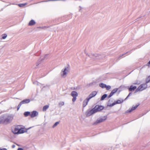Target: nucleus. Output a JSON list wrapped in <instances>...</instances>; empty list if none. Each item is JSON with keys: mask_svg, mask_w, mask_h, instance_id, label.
<instances>
[{"mask_svg": "<svg viewBox=\"0 0 150 150\" xmlns=\"http://www.w3.org/2000/svg\"><path fill=\"white\" fill-rule=\"evenodd\" d=\"M69 71V69L68 68H65L63 69L60 73V75L61 77L64 78L66 77Z\"/></svg>", "mask_w": 150, "mask_h": 150, "instance_id": "obj_1", "label": "nucleus"}, {"mask_svg": "<svg viewBox=\"0 0 150 150\" xmlns=\"http://www.w3.org/2000/svg\"><path fill=\"white\" fill-rule=\"evenodd\" d=\"M148 83L146 82V83L140 85L137 89L136 91H141L146 89L147 87V84Z\"/></svg>", "mask_w": 150, "mask_h": 150, "instance_id": "obj_2", "label": "nucleus"}, {"mask_svg": "<svg viewBox=\"0 0 150 150\" xmlns=\"http://www.w3.org/2000/svg\"><path fill=\"white\" fill-rule=\"evenodd\" d=\"M5 122L6 123H10L13 119V116L12 115H5Z\"/></svg>", "mask_w": 150, "mask_h": 150, "instance_id": "obj_3", "label": "nucleus"}, {"mask_svg": "<svg viewBox=\"0 0 150 150\" xmlns=\"http://www.w3.org/2000/svg\"><path fill=\"white\" fill-rule=\"evenodd\" d=\"M103 107L102 106L97 105H96L93 109L95 113H96L100 111L101 110H103Z\"/></svg>", "mask_w": 150, "mask_h": 150, "instance_id": "obj_4", "label": "nucleus"}, {"mask_svg": "<svg viewBox=\"0 0 150 150\" xmlns=\"http://www.w3.org/2000/svg\"><path fill=\"white\" fill-rule=\"evenodd\" d=\"M107 116H104L98 118L96 121V123H99L105 121L107 118Z\"/></svg>", "mask_w": 150, "mask_h": 150, "instance_id": "obj_5", "label": "nucleus"}, {"mask_svg": "<svg viewBox=\"0 0 150 150\" xmlns=\"http://www.w3.org/2000/svg\"><path fill=\"white\" fill-rule=\"evenodd\" d=\"M78 93L75 91H73L71 93V95L73 97L72 101L74 102L76 99V97L78 96Z\"/></svg>", "mask_w": 150, "mask_h": 150, "instance_id": "obj_6", "label": "nucleus"}, {"mask_svg": "<svg viewBox=\"0 0 150 150\" xmlns=\"http://www.w3.org/2000/svg\"><path fill=\"white\" fill-rule=\"evenodd\" d=\"M94 113L95 112L93 108L91 110H87L86 112V115L87 116H89Z\"/></svg>", "mask_w": 150, "mask_h": 150, "instance_id": "obj_7", "label": "nucleus"}, {"mask_svg": "<svg viewBox=\"0 0 150 150\" xmlns=\"http://www.w3.org/2000/svg\"><path fill=\"white\" fill-rule=\"evenodd\" d=\"M19 126H18L15 127L13 129H12V132L15 134H18Z\"/></svg>", "mask_w": 150, "mask_h": 150, "instance_id": "obj_8", "label": "nucleus"}, {"mask_svg": "<svg viewBox=\"0 0 150 150\" xmlns=\"http://www.w3.org/2000/svg\"><path fill=\"white\" fill-rule=\"evenodd\" d=\"M139 105V104H137L135 106H133L131 108H129L128 110L126 112H130L132 111L135 110L137 107Z\"/></svg>", "mask_w": 150, "mask_h": 150, "instance_id": "obj_9", "label": "nucleus"}, {"mask_svg": "<svg viewBox=\"0 0 150 150\" xmlns=\"http://www.w3.org/2000/svg\"><path fill=\"white\" fill-rule=\"evenodd\" d=\"M27 132L26 130L23 128H21L20 126H19L18 134L23 133Z\"/></svg>", "mask_w": 150, "mask_h": 150, "instance_id": "obj_10", "label": "nucleus"}, {"mask_svg": "<svg viewBox=\"0 0 150 150\" xmlns=\"http://www.w3.org/2000/svg\"><path fill=\"white\" fill-rule=\"evenodd\" d=\"M97 92L96 91H93L88 97V98L90 99L91 98L95 96L97 93Z\"/></svg>", "mask_w": 150, "mask_h": 150, "instance_id": "obj_11", "label": "nucleus"}, {"mask_svg": "<svg viewBox=\"0 0 150 150\" xmlns=\"http://www.w3.org/2000/svg\"><path fill=\"white\" fill-rule=\"evenodd\" d=\"M5 118V115L1 116L0 117V123H6Z\"/></svg>", "mask_w": 150, "mask_h": 150, "instance_id": "obj_12", "label": "nucleus"}, {"mask_svg": "<svg viewBox=\"0 0 150 150\" xmlns=\"http://www.w3.org/2000/svg\"><path fill=\"white\" fill-rule=\"evenodd\" d=\"M90 99L88 97L85 100H84L83 102V107H85L88 104V102Z\"/></svg>", "mask_w": 150, "mask_h": 150, "instance_id": "obj_13", "label": "nucleus"}, {"mask_svg": "<svg viewBox=\"0 0 150 150\" xmlns=\"http://www.w3.org/2000/svg\"><path fill=\"white\" fill-rule=\"evenodd\" d=\"M117 90L118 89L116 88L113 89L112 91L109 95L108 96V98H110L111 97L115 92H117Z\"/></svg>", "mask_w": 150, "mask_h": 150, "instance_id": "obj_14", "label": "nucleus"}, {"mask_svg": "<svg viewBox=\"0 0 150 150\" xmlns=\"http://www.w3.org/2000/svg\"><path fill=\"white\" fill-rule=\"evenodd\" d=\"M38 115V112H37L35 111H34L32 112L31 114L30 115V116L31 117H33L37 116Z\"/></svg>", "mask_w": 150, "mask_h": 150, "instance_id": "obj_15", "label": "nucleus"}, {"mask_svg": "<svg viewBox=\"0 0 150 150\" xmlns=\"http://www.w3.org/2000/svg\"><path fill=\"white\" fill-rule=\"evenodd\" d=\"M30 102V100L29 99H25L23 101H22L21 102L22 104H25V103H29Z\"/></svg>", "mask_w": 150, "mask_h": 150, "instance_id": "obj_16", "label": "nucleus"}, {"mask_svg": "<svg viewBox=\"0 0 150 150\" xmlns=\"http://www.w3.org/2000/svg\"><path fill=\"white\" fill-rule=\"evenodd\" d=\"M35 22L34 20H31L29 22L28 25L30 26L33 25L35 24Z\"/></svg>", "mask_w": 150, "mask_h": 150, "instance_id": "obj_17", "label": "nucleus"}, {"mask_svg": "<svg viewBox=\"0 0 150 150\" xmlns=\"http://www.w3.org/2000/svg\"><path fill=\"white\" fill-rule=\"evenodd\" d=\"M123 100H117L115 102V103H114L112 104V105H115V104H119V103H121L123 102Z\"/></svg>", "mask_w": 150, "mask_h": 150, "instance_id": "obj_18", "label": "nucleus"}, {"mask_svg": "<svg viewBox=\"0 0 150 150\" xmlns=\"http://www.w3.org/2000/svg\"><path fill=\"white\" fill-rule=\"evenodd\" d=\"M136 88L137 87L136 86H131L130 88H129V90L130 91H131L132 90H134L136 89Z\"/></svg>", "mask_w": 150, "mask_h": 150, "instance_id": "obj_19", "label": "nucleus"}, {"mask_svg": "<svg viewBox=\"0 0 150 150\" xmlns=\"http://www.w3.org/2000/svg\"><path fill=\"white\" fill-rule=\"evenodd\" d=\"M27 4V3H25L24 4H18V5L20 7H23Z\"/></svg>", "mask_w": 150, "mask_h": 150, "instance_id": "obj_20", "label": "nucleus"}, {"mask_svg": "<svg viewBox=\"0 0 150 150\" xmlns=\"http://www.w3.org/2000/svg\"><path fill=\"white\" fill-rule=\"evenodd\" d=\"M49 106L48 105H46L43 108V111H45L49 108Z\"/></svg>", "mask_w": 150, "mask_h": 150, "instance_id": "obj_21", "label": "nucleus"}, {"mask_svg": "<svg viewBox=\"0 0 150 150\" xmlns=\"http://www.w3.org/2000/svg\"><path fill=\"white\" fill-rule=\"evenodd\" d=\"M106 85L103 83H101L99 84V86L100 87L103 88H105L106 86Z\"/></svg>", "mask_w": 150, "mask_h": 150, "instance_id": "obj_22", "label": "nucleus"}, {"mask_svg": "<svg viewBox=\"0 0 150 150\" xmlns=\"http://www.w3.org/2000/svg\"><path fill=\"white\" fill-rule=\"evenodd\" d=\"M146 83H150V76H148L146 79ZM149 87H150V85L149 86Z\"/></svg>", "mask_w": 150, "mask_h": 150, "instance_id": "obj_23", "label": "nucleus"}, {"mask_svg": "<svg viewBox=\"0 0 150 150\" xmlns=\"http://www.w3.org/2000/svg\"><path fill=\"white\" fill-rule=\"evenodd\" d=\"M107 96V95L106 94H105L103 95L101 97V100H103L105 98H106Z\"/></svg>", "mask_w": 150, "mask_h": 150, "instance_id": "obj_24", "label": "nucleus"}, {"mask_svg": "<svg viewBox=\"0 0 150 150\" xmlns=\"http://www.w3.org/2000/svg\"><path fill=\"white\" fill-rule=\"evenodd\" d=\"M59 123V122H56L52 126V127L53 128L55 127L58 125Z\"/></svg>", "mask_w": 150, "mask_h": 150, "instance_id": "obj_25", "label": "nucleus"}, {"mask_svg": "<svg viewBox=\"0 0 150 150\" xmlns=\"http://www.w3.org/2000/svg\"><path fill=\"white\" fill-rule=\"evenodd\" d=\"M30 114V112H24V115L25 116H27Z\"/></svg>", "mask_w": 150, "mask_h": 150, "instance_id": "obj_26", "label": "nucleus"}, {"mask_svg": "<svg viewBox=\"0 0 150 150\" xmlns=\"http://www.w3.org/2000/svg\"><path fill=\"white\" fill-rule=\"evenodd\" d=\"M2 38L3 39H5L6 38L7 35L6 34H4L2 35Z\"/></svg>", "mask_w": 150, "mask_h": 150, "instance_id": "obj_27", "label": "nucleus"}, {"mask_svg": "<svg viewBox=\"0 0 150 150\" xmlns=\"http://www.w3.org/2000/svg\"><path fill=\"white\" fill-rule=\"evenodd\" d=\"M111 86H107L106 85V86L105 87V88H106V89L107 90H109L111 88Z\"/></svg>", "mask_w": 150, "mask_h": 150, "instance_id": "obj_28", "label": "nucleus"}, {"mask_svg": "<svg viewBox=\"0 0 150 150\" xmlns=\"http://www.w3.org/2000/svg\"><path fill=\"white\" fill-rule=\"evenodd\" d=\"M22 104L21 103V102L19 104V105H18V107H17V110H18L20 108V107H21V105Z\"/></svg>", "mask_w": 150, "mask_h": 150, "instance_id": "obj_29", "label": "nucleus"}, {"mask_svg": "<svg viewBox=\"0 0 150 150\" xmlns=\"http://www.w3.org/2000/svg\"><path fill=\"white\" fill-rule=\"evenodd\" d=\"M47 55H48L47 54H46V55H45V56H44V57H42L41 58V60H43L45 59V58H46V57H47Z\"/></svg>", "mask_w": 150, "mask_h": 150, "instance_id": "obj_30", "label": "nucleus"}, {"mask_svg": "<svg viewBox=\"0 0 150 150\" xmlns=\"http://www.w3.org/2000/svg\"><path fill=\"white\" fill-rule=\"evenodd\" d=\"M64 102H61L59 103V105L60 106H62V105H64Z\"/></svg>", "mask_w": 150, "mask_h": 150, "instance_id": "obj_31", "label": "nucleus"}, {"mask_svg": "<svg viewBox=\"0 0 150 150\" xmlns=\"http://www.w3.org/2000/svg\"><path fill=\"white\" fill-rule=\"evenodd\" d=\"M17 150H24L23 149L21 148H19Z\"/></svg>", "mask_w": 150, "mask_h": 150, "instance_id": "obj_32", "label": "nucleus"}, {"mask_svg": "<svg viewBox=\"0 0 150 150\" xmlns=\"http://www.w3.org/2000/svg\"><path fill=\"white\" fill-rule=\"evenodd\" d=\"M0 150H7V149L6 148L1 149L0 148Z\"/></svg>", "mask_w": 150, "mask_h": 150, "instance_id": "obj_33", "label": "nucleus"}, {"mask_svg": "<svg viewBox=\"0 0 150 150\" xmlns=\"http://www.w3.org/2000/svg\"><path fill=\"white\" fill-rule=\"evenodd\" d=\"M15 145H12V148H15Z\"/></svg>", "mask_w": 150, "mask_h": 150, "instance_id": "obj_34", "label": "nucleus"}, {"mask_svg": "<svg viewBox=\"0 0 150 150\" xmlns=\"http://www.w3.org/2000/svg\"><path fill=\"white\" fill-rule=\"evenodd\" d=\"M39 62H38V63H36V65L37 66H38V65L40 63H38Z\"/></svg>", "mask_w": 150, "mask_h": 150, "instance_id": "obj_35", "label": "nucleus"}, {"mask_svg": "<svg viewBox=\"0 0 150 150\" xmlns=\"http://www.w3.org/2000/svg\"><path fill=\"white\" fill-rule=\"evenodd\" d=\"M129 95H128V96H127V97L125 99V100H126V99H127V98L129 97Z\"/></svg>", "mask_w": 150, "mask_h": 150, "instance_id": "obj_36", "label": "nucleus"}, {"mask_svg": "<svg viewBox=\"0 0 150 150\" xmlns=\"http://www.w3.org/2000/svg\"><path fill=\"white\" fill-rule=\"evenodd\" d=\"M148 63L149 64H150V60L149 61V62H148Z\"/></svg>", "mask_w": 150, "mask_h": 150, "instance_id": "obj_37", "label": "nucleus"}, {"mask_svg": "<svg viewBox=\"0 0 150 150\" xmlns=\"http://www.w3.org/2000/svg\"><path fill=\"white\" fill-rule=\"evenodd\" d=\"M1 52V49H0V53Z\"/></svg>", "mask_w": 150, "mask_h": 150, "instance_id": "obj_38", "label": "nucleus"}, {"mask_svg": "<svg viewBox=\"0 0 150 150\" xmlns=\"http://www.w3.org/2000/svg\"><path fill=\"white\" fill-rule=\"evenodd\" d=\"M131 93H129L128 95H129V96L130 95Z\"/></svg>", "mask_w": 150, "mask_h": 150, "instance_id": "obj_39", "label": "nucleus"}, {"mask_svg": "<svg viewBox=\"0 0 150 150\" xmlns=\"http://www.w3.org/2000/svg\"><path fill=\"white\" fill-rule=\"evenodd\" d=\"M31 128V127H30V128H29V129H30Z\"/></svg>", "mask_w": 150, "mask_h": 150, "instance_id": "obj_40", "label": "nucleus"}]
</instances>
